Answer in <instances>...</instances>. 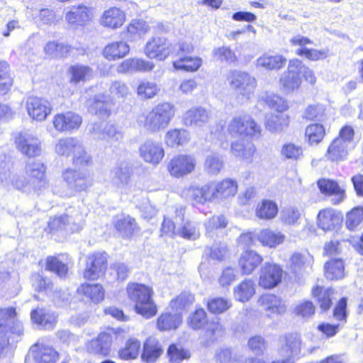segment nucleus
Here are the masks:
<instances>
[{
	"mask_svg": "<svg viewBox=\"0 0 363 363\" xmlns=\"http://www.w3.org/2000/svg\"><path fill=\"white\" fill-rule=\"evenodd\" d=\"M191 139L190 133L184 128H174L168 130L164 136L168 147H176L187 144Z\"/></svg>",
	"mask_w": 363,
	"mask_h": 363,
	"instance_id": "nucleus-32",
	"label": "nucleus"
},
{
	"mask_svg": "<svg viewBox=\"0 0 363 363\" xmlns=\"http://www.w3.org/2000/svg\"><path fill=\"white\" fill-rule=\"evenodd\" d=\"M177 234L186 240H197L201 235L199 224L193 221H187L177 230Z\"/></svg>",
	"mask_w": 363,
	"mask_h": 363,
	"instance_id": "nucleus-54",
	"label": "nucleus"
},
{
	"mask_svg": "<svg viewBox=\"0 0 363 363\" xmlns=\"http://www.w3.org/2000/svg\"><path fill=\"white\" fill-rule=\"evenodd\" d=\"M263 101L268 107L277 112V113H284L289 108L287 101L281 96L273 93H267Z\"/></svg>",
	"mask_w": 363,
	"mask_h": 363,
	"instance_id": "nucleus-51",
	"label": "nucleus"
},
{
	"mask_svg": "<svg viewBox=\"0 0 363 363\" xmlns=\"http://www.w3.org/2000/svg\"><path fill=\"white\" fill-rule=\"evenodd\" d=\"M333 294V290L332 289H324L318 286L314 287L312 290L313 296L318 298L320 308L323 311H327L330 308L332 303L331 296Z\"/></svg>",
	"mask_w": 363,
	"mask_h": 363,
	"instance_id": "nucleus-57",
	"label": "nucleus"
},
{
	"mask_svg": "<svg viewBox=\"0 0 363 363\" xmlns=\"http://www.w3.org/2000/svg\"><path fill=\"white\" fill-rule=\"evenodd\" d=\"M301 216L298 208L290 206L283 208L281 211V219L286 225H296Z\"/></svg>",
	"mask_w": 363,
	"mask_h": 363,
	"instance_id": "nucleus-58",
	"label": "nucleus"
},
{
	"mask_svg": "<svg viewBox=\"0 0 363 363\" xmlns=\"http://www.w3.org/2000/svg\"><path fill=\"white\" fill-rule=\"evenodd\" d=\"M91 18L90 9L84 5L72 6L65 13V20L73 26H84L91 21Z\"/></svg>",
	"mask_w": 363,
	"mask_h": 363,
	"instance_id": "nucleus-22",
	"label": "nucleus"
},
{
	"mask_svg": "<svg viewBox=\"0 0 363 363\" xmlns=\"http://www.w3.org/2000/svg\"><path fill=\"white\" fill-rule=\"evenodd\" d=\"M286 62V59L281 55L264 54L257 60V65L268 70H278L284 67Z\"/></svg>",
	"mask_w": 363,
	"mask_h": 363,
	"instance_id": "nucleus-40",
	"label": "nucleus"
},
{
	"mask_svg": "<svg viewBox=\"0 0 363 363\" xmlns=\"http://www.w3.org/2000/svg\"><path fill=\"white\" fill-rule=\"evenodd\" d=\"M112 180L120 189H125L129 184L133 174V168L129 162L121 161L111 170Z\"/></svg>",
	"mask_w": 363,
	"mask_h": 363,
	"instance_id": "nucleus-23",
	"label": "nucleus"
},
{
	"mask_svg": "<svg viewBox=\"0 0 363 363\" xmlns=\"http://www.w3.org/2000/svg\"><path fill=\"white\" fill-rule=\"evenodd\" d=\"M82 122V117L72 111L56 114L52 121L55 128L60 132H67L78 129Z\"/></svg>",
	"mask_w": 363,
	"mask_h": 363,
	"instance_id": "nucleus-18",
	"label": "nucleus"
},
{
	"mask_svg": "<svg viewBox=\"0 0 363 363\" xmlns=\"http://www.w3.org/2000/svg\"><path fill=\"white\" fill-rule=\"evenodd\" d=\"M25 172L32 183V189L34 191H40L48 186L46 167L43 162L38 160L27 162Z\"/></svg>",
	"mask_w": 363,
	"mask_h": 363,
	"instance_id": "nucleus-12",
	"label": "nucleus"
},
{
	"mask_svg": "<svg viewBox=\"0 0 363 363\" xmlns=\"http://www.w3.org/2000/svg\"><path fill=\"white\" fill-rule=\"evenodd\" d=\"M282 274L283 270L279 266L265 263L261 269L259 284L264 289H273L281 282Z\"/></svg>",
	"mask_w": 363,
	"mask_h": 363,
	"instance_id": "nucleus-16",
	"label": "nucleus"
},
{
	"mask_svg": "<svg viewBox=\"0 0 363 363\" xmlns=\"http://www.w3.org/2000/svg\"><path fill=\"white\" fill-rule=\"evenodd\" d=\"M263 261L262 257L253 250H246L242 253L239 266L243 274H251Z\"/></svg>",
	"mask_w": 363,
	"mask_h": 363,
	"instance_id": "nucleus-30",
	"label": "nucleus"
},
{
	"mask_svg": "<svg viewBox=\"0 0 363 363\" xmlns=\"http://www.w3.org/2000/svg\"><path fill=\"white\" fill-rule=\"evenodd\" d=\"M215 189L218 199H227L234 196L238 191V183L232 179H225L221 182H216Z\"/></svg>",
	"mask_w": 363,
	"mask_h": 363,
	"instance_id": "nucleus-47",
	"label": "nucleus"
},
{
	"mask_svg": "<svg viewBox=\"0 0 363 363\" xmlns=\"http://www.w3.org/2000/svg\"><path fill=\"white\" fill-rule=\"evenodd\" d=\"M158 90L155 83L143 82L138 87V94L142 99H151L157 94Z\"/></svg>",
	"mask_w": 363,
	"mask_h": 363,
	"instance_id": "nucleus-64",
	"label": "nucleus"
},
{
	"mask_svg": "<svg viewBox=\"0 0 363 363\" xmlns=\"http://www.w3.org/2000/svg\"><path fill=\"white\" fill-rule=\"evenodd\" d=\"M130 51L129 45L123 41L114 42L107 45L103 55L108 60H116L125 57Z\"/></svg>",
	"mask_w": 363,
	"mask_h": 363,
	"instance_id": "nucleus-38",
	"label": "nucleus"
},
{
	"mask_svg": "<svg viewBox=\"0 0 363 363\" xmlns=\"http://www.w3.org/2000/svg\"><path fill=\"white\" fill-rule=\"evenodd\" d=\"M194 302V296L189 292H183L172 299L169 305V318H179L184 315Z\"/></svg>",
	"mask_w": 363,
	"mask_h": 363,
	"instance_id": "nucleus-20",
	"label": "nucleus"
},
{
	"mask_svg": "<svg viewBox=\"0 0 363 363\" xmlns=\"http://www.w3.org/2000/svg\"><path fill=\"white\" fill-rule=\"evenodd\" d=\"M320 192L325 196H331V203L337 205L345 199V191L337 182L329 179H321L317 182Z\"/></svg>",
	"mask_w": 363,
	"mask_h": 363,
	"instance_id": "nucleus-19",
	"label": "nucleus"
},
{
	"mask_svg": "<svg viewBox=\"0 0 363 363\" xmlns=\"http://www.w3.org/2000/svg\"><path fill=\"white\" fill-rule=\"evenodd\" d=\"M67 73L70 83L77 84L89 80L92 77L93 70L89 66L77 64L70 66Z\"/></svg>",
	"mask_w": 363,
	"mask_h": 363,
	"instance_id": "nucleus-36",
	"label": "nucleus"
},
{
	"mask_svg": "<svg viewBox=\"0 0 363 363\" xmlns=\"http://www.w3.org/2000/svg\"><path fill=\"white\" fill-rule=\"evenodd\" d=\"M228 131L233 137H238L259 135L262 129L251 116L245 115L233 118L228 123Z\"/></svg>",
	"mask_w": 363,
	"mask_h": 363,
	"instance_id": "nucleus-8",
	"label": "nucleus"
},
{
	"mask_svg": "<svg viewBox=\"0 0 363 363\" xmlns=\"http://www.w3.org/2000/svg\"><path fill=\"white\" fill-rule=\"evenodd\" d=\"M231 306L230 302L223 298H216L208 302V308L215 314H220L227 311Z\"/></svg>",
	"mask_w": 363,
	"mask_h": 363,
	"instance_id": "nucleus-63",
	"label": "nucleus"
},
{
	"mask_svg": "<svg viewBox=\"0 0 363 363\" xmlns=\"http://www.w3.org/2000/svg\"><path fill=\"white\" fill-rule=\"evenodd\" d=\"M104 139L109 143H121L123 138V134L116 125L107 123L104 125Z\"/></svg>",
	"mask_w": 363,
	"mask_h": 363,
	"instance_id": "nucleus-62",
	"label": "nucleus"
},
{
	"mask_svg": "<svg viewBox=\"0 0 363 363\" xmlns=\"http://www.w3.org/2000/svg\"><path fill=\"white\" fill-rule=\"evenodd\" d=\"M112 342V334L101 332L86 343L85 350L87 354L93 357L106 358L111 354Z\"/></svg>",
	"mask_w": 363,
	"mask_h": 363,
	"instance_id": "nucleus-7",
	"label": "nucleus"
},
{
	"mask_svg": "<svg viewBox=\"0 0 363 363\" xmlns=\"http://www.w3.org/2000/svg\"><path fill=\"white\" fill-rule=\"evenodd\" d=\"M325 132L323 125L318 123L308 125L305 130V135L309 145H315L322 141Z\"/></svg>",
	"mask_w": 363,
	"mask_h": 363,
	"instance_id": "nucleus-53",
	"label": "nucleus"
},
{
	"mask_svg": "<svg viewBox=\"0 0 363 363\" xmlns=\"http://www.w3.org/2000/svg\"><path fill=\"white\" fill-rule=\"evenodd\" d=\"M354 130L350 125L343 126L338 135L329 145L325 157L332 162L347 159L349 152L354 147Z\"/></svg>",
	"mask_w": 363,
	"mask_h": 363,
	"instance_id": "nucleus-4",
	"label": "nucleus"
},
{
	"mask_svg": "<svg viewBox=\"0 0 363 363\" xmlns=\"http://www.w3.org/2000/svg\"><path fill=\"white\" fill-rule=\"evenodd\" d=\"M82 143L76 138L67 137L62 138L55 145V152L61 156H69L76 153Z\"/></svg>",
	"mask_w": 363,
	"mask_h": 363,
	"instance_id": "nucleus-37",
	"label": "nucleus"
},
{
	"mask_svg": "<svg viewBox=\"0 0 363 363\" xmlns=\"http://www.w3.org/2000/svg\"><path fill=\"white\" fill-rule=\"evenodd\" d=\"M299 60H291L289 62L287 70L281 74L279 83L284 92L286 94L292 93L300 88L302 79L299 74Z\"/></svg>",
	"mask_w": 363,
	"mask_h": 363,
	"instance_id": "nucleus-11",
	"label": "nucleus"
},
{
	"mask_svg": "<svg viewBox=\"0 0 363 363\" xmlns=\"http://www.w3.org/2000/svg\"><path fill=\"white\" fill-rule=\"evenodd\" d=\"M155 64L141 58H129L124 60L117 68L121 73L147 72L153 69Z\"/></svg>",
	"mask_w": 363,
	"mask_h": 363,
	"instance_id": "nucleus-25",
	"label": "nucleus"
},
{
	"mask_svg": "<svg viewBox=\"0 0 363 363\" xmlns=\"http://www.w3.org/2000/svg\"><path fill=\"white\" fill-rule=\"evenodd\" d=\"M44 50L46 55L52 58H61L67 56L70 47L64 43L51 41L46 44Z\"/></svg>",
	"mask_w": 363,
	"mask_h": 363,
	"instance_id": "nucleus-55",
	"label": "nucleus"
},
{
	"mask_svg": "<svg viewBox=\"0 0 363 363\" xmlns=\"http://www.w3.org/2000/svg\"><path fill=\"white\" fill-rule=\"evenodd\" d=\"M15 145L18 151L29 158L38 157L42 152L40 140L28 132L18 133L15 138Z\"/></svg>",
	"mask_w": 363,
	"mask_h": 363,
	"instance_id": "nucleus-10",
	"label": "nucleus"
},
{
	"mask_svg": "<svg viewBox=\"0 0 363 363\" xmlns=\"http://www.w3.org/2000/svg\"><path fill=\"white\" fill-rule=\"evenodd\" d=\"M173 46L164 37H152L147 43L144 48L145 55L150 59L164 60L174 52Z\"/></svg>",
	"mask_w": 363,
	"mask_h": 363,
	"instance_id": "nucleus-9",
	"label": "nucleus"
},
{
	"mask_svg": "<svg viewBox=\"0 0 363 363\" xmlns=\"http://www.w3.org/2000/svg\"><path fill=\"white\" fill-rule=\"evenodd\" d=\"M114 225L123 237L127 238L133 235L138 229L135 220L130 216L121 215L117 216Z\"/></svg>",
	"mask_w": 363,
	"mask_h": 363,
	"instance_id": "nucleus-39",
	"label": "nucleus"
},
{
	"mask_svg": "<svg viewBox=\"0 0 363 363\" xmlns=\"http://www.w3.org/2000/svg\"><path fill=\"white\" fill-rule=\"evenodd\" d=\"M163 353V348L155 338L149 337L143 342L141 359L145 363H155Z\"/></svg>",
	"mask_w": 363,
	"mask_h": 363,
	"instance_id": "nucleus-21",
	"label": "nucleus"
},
{
	"mask_svg": "<svg viewBox=\"0 0 363 363\" xmlns=\"http://www.w3.org/2000/svg\"><path fill=\"white\" fill-rule=\"evenodd\" d=\"M140 347V342L138 340L130 338L124 347L118 351V356L123 360L135 359L139 354Z\"/></svg>",
	"mask_w": 363,
	"mask_h": 363,
	"instance_id": "nucleus-44",
	"label": "nucleus"
},
{
	"mask_svg": "<svg viewBox=\"0 0 363 363\" xmlns=\"http://www.w3.org/2000/svg\"><path fill=\"white\" fill-rule=\"evenodd\" d=\"M0 180L7 187L12 186L21 191L33 190L30 180H27L23 175L13 174L9 170L0 172Z\"/></svg>",
	"mask_w": 363,
	"mask_h": 363,
	"instance_id": "nucleus-26",
	"label": "nucleus"
},
{
	"mask_svg": "<svg viewBox=\"0 0 363 363\" xmlns=\"http://www.w3.org/2000/svg\"><path fill=\"white\" fill-rule=\"evenodd\" d=\"M89 111L91 113L106 119L109 117L111 111V105L104 94L95 96L93 103L90 105Z\"/></svg>",
	"mask_w": 363,
	"mask_h": 363,
	"instance_id": "nucleus-34",
	"label": "nucleus"
},
{
	"mask_svg": "<svg viewBox=\"0 0 363 363\" xmlns=\"http://www.w3.org/2000/svg\"><path fill=\"white\" fill-rule=\"evenodd\" d=\"M196 159L188 155H179L174 157L168 164L170 174L174 177H182L191 173L196 167Z\"/></svg>",
	"mask_w": 363,
	"mask_h": 363,
	"instance_id": "nucleus-14",
	"label": "nucleus"
},
{
	"mask_svg": "<svg viewBox=\"0 0 363 363\" xmlns=\"http://www.w3.org/2000/svg\"><path fill=\"white\" fill-rule=\"evenodd\" d=\"M174 116V106L165 102L157 105L146 115L140 116L138 122L147 131L157 133L166 128Z\"/></svg>",
	"mask_w": 363,
	"mask_h": 363,
	"instance_id": "nucleus-1",
	"label": "nucleus"
},
{
	"mask_svg": "<svg viewBox=\"0 0 363 363\" xmlns=\"http://www.w3.org/2000/svg\"><path fill=\"white\" fill-rule=\"evenodd\" d=\"M278 213V207L275 202L263 200L256 208V216L260 219L269 220L274 218Z\"/></svg>",
	"mask_w": 363,
	"mask_h": 363,
	"instance_id": "nucleus-50",
	"label": "nucleus"
},
{
	"mask_svg": "<svg viewBox=\"0 0 363 363\" xmlns=\"http://www.w3.org/2000/svg\"><path fill=\"white\" fill-rule=\"evenodd\" d=\"M325 275L328 279H340L345 276V267L342 259L332 258L325 264Z\"/></svg>",
	"mask_w": 363,
	"mask_h": 363,
	"instance_id": "nucleus-42",
	"label": "nucleus"
},
{
	"mask_svg": "<svg viewBox=\"0 0 363 363\" xmlns=\"http://www.w3.org/2000/svg\"><path fill=\"white\" fill-rule=\"evenodd\" d=\"M289 125V117L286 113H270L267 115L265 128L272 133H281Z\"/></svg>",
	"mask_w": 363,
	"mask_h": 363,
	"instance_id": "nucleus-33",
	"label": "nucleus"
},
{
	"mask_svg": "<svg viewBox=\"0 0 363 363\" xmlns=\"http://www.w3.org/2000/svg\"><path fill=\"white\" fill-rule=\"evenodd\" d=\"M46 269L55 272L60 277H64L67 273V265L63 263L57 257L50 256L46 259Z\"/></svg>",
	"mask_w": 363,
	"mask_h": 363,
	"instance_id": "nucleus-60",
	"label": "nucleus"
},
{
	"mask_svg": "<svg viewBox=\"0 0 363 363\" xmlns=\"http://www.w3.org/2000/svg\"><path fill=\"white\" fill-rule=\"evenodd\" d=\"M231 151L235 157L251 161L255 152V146L249 141L238 140L232 143Z\"/></svg>",
	"mask_w": 363,
	"mask_h": 363,
	"instance_id": "nucleus-41",
	"label": "nucleus"
},
{
	"mask_svg": "<svg viewBox=\"0 0 363 363\" xmlns=\"http://www.w3.org/2000/svg\"><path fill=\"white\" fill-rule=\"evenodd\" d=\"M202 64L200 57H183L173 62V66L177 69H183L188 72L198 70Z\"/></svg>",
	"mask_w": 363,
	"mask_h": 363,
	"instance_id": "nucleus-52",
	"label": "nucleus"
},
{
	"mask_svg": "<svg viewBox=\"0 0 363 363\" xmlns=\"http://www.w3.org/2000/svg\"><path fill=\"white\" fill-rule=\"evenodd\" d=\"M28 115L34 120L44 121L51 112L50 102L43 98L29 97L26 101Z\"/></svg>",
	"mask_w": 363,
	"mask_h": 363,
	"instance_id": "nucleus-17",
	"label": "nucleus"
},
{
	"mask_svg": "<svg viewBox=\"0 0 363 363\" xmlns=\"http://www.w3.org/2000/svg\"><path fill=\"white\" fill-rule=\"evenodd\" d=\"M128 298L135 303V312L142 316L151 318L156 315L157 308L149 287L140 284H130L127 287Z\"/></svg>",
	"mask_w": 363,
	"mask_h": 363,
	"instance_id": "nucleus-3",
	"label": "nucleus"
},
{
	"mask_svg": "<svg viewBox=\"0 0 363 363\" xmlns=\"http://www.w3.org/2000/svg\"><path fill=\"white\" fill-rule=\"evenodd\" d=\"M226 79L236 99L241 103L247 102L254 96L257 80L247 72L230 71Z\"/></svg>",
	"mask_w": 363,
	"mask_h": 363,
	"instance_id": "nucleus-5",
	"label": "nucleus"
},
{
	"mask_svg": "<svg viewBox=\"0 0 363 363\" xmlns=\"http://www.w3.org/2000/svg\"><path fill=\"white\" fill-rule=\"evenodd\" d=\"M140 157L146 162L152 164H159L164 156L162 145L152 140H145L139 148Z\"/></svg>",
	"mask_w": 363,
	"mask_h": 363,
	"instance_id": "nucleus-15",
	"label": "nucleus"
},
{
	"mask_svg": "<svg viewBox=\"0 0 363 363\" xmlns=\"http://www.w3.org/2000/svg\"><path fill=\"white\" fill-rule=\"evenodd\" d=\"M109 91L113 99L122 101H124L130 94L127 84L121 80L113 82L110 85Z\"/></svg>",
	"mask_w": 363,
	"mask_h": 363,
	"instance_id": "nucleus-59",
	"label": "nucleus"
},
{
	"mask_svg": "<svg viewBox=\"0 0 363 363\" xmlns=\"http://www.w3.org/2000/svg\"><path fill=\"white\" fill-rule=\"evenodd\" d=\"M280 152L283 157L290 160L297 161L304 157L303 147L293 143H287L283 145Z\"/></svg>",
	"mask_w": 363,
	"mask_h": 363,
	"instance_id": "nucleus-56",
	"label": "nucleus"
},
{
	"mask_svg": "<svg viewBox=\"0 0 363 363\" xmlns=\"http://www.w3.org/2000/svg\"><path fill=\"white\" fill-rule=\"evenodd\" d=\"M255 293V284L251 279H245L234 288L235 298L241 302L250 300Z\"/></svg>",
	"mask_w": 363,
	"mask_h": 363,
	"instance_id": "nucleus-45",
	"label": "nucleus"
},
{
	"mask_svg": "<svg viewBox=\"0 0 363 363\" xmlns=\"http://www.w3.org/2000/svg\"><path fill=\"white\" fill-rule=\"evenodd\" d=\"M167 356L170 363H181L191 357L190 352L177 343H171L167 350Z\"/></svg>",
	"mask_w": 363,
	"mask_h": 363,
	"instance_id": "nucleus-46",
	"label": "nucleus"
},
{
	"mask_svg": "<svg viewBox=\"0 0 363 363\" xmlns=\"http://www.w3.org/2000/svg\"><path fill=\"white\" fill-rule=\"evenodd\" d=\"M317 224L323 230H331L337 225L341 218L333 208H325L319 211L317 216Z\"/></svg>",
	"mask_w": 363,
	"mask_h": 363,
	"instance_id": "nucleus-31",
	"label": "nucleus"
},
{
	"mask_svg": "<svg viewBox=\"0 0 363 363\" xmlns=\"http://www.w3.org/2000/svg\"><path fill=\"white\" fill-rule=\"evenodd\" d=\"M83 214L79 208L69 207L63 215L51 218L48 226L51 231L74 233L81 228Z\"/></svg>",
	"mask_w": 363,
	"mask_h": 363,
	"instance_id": "nucleus-6",
	"label": "nucleus"
},
{
	"mask_svg": "<svg viewBox=\"0 0 363 363\" xmlns=\"http://www.w3.org/2000/svg\"><path fill=\"white\" fill-rule=\"evenodd\" d=\"M210 118L208 111L202 107L192 108L188 110L184 116L186 125L201 127L207 123Z\"/></svg>",
	"mask_w": 363,
	"mask_h": 363,
	"instance_id": "nucleus-29",
	"label": "nucleus"
},
{
	"mask_svg": "<svg viewBox=\"0 0 363 363\" xmlns=\"http://www.w3.org/2000/svg\"><path fill=\"white\" fill-rule=\"evenodd\" d=\"M78 291L83 294L86 297L90 298L94 303L101 301L104 298V291L101 285L99 284H82Z\"/></svg>",
	"mask_w": 363,
	"mask_h": 363,
	"instance_id": "nucleus-49",
	"label": "nucleus"
},
{
	"mask_svg": "<svg viewBox=\"0 0 363 363\" xmlns=\"http://www.w3.org/2000/svg\"><path fill=\"white\" fill-rule=\"evenodd\" d=\"M258 240L264 246L274 247L282 243L284 235L280 232H276L269 229H264L257 235Z\"/></svg>",
	"mask_w": 363,
	"mask_h": 363,
	"instance_id": "nucleus-43",
	"label": "nucleus"
},
{
	"mask_svg": "<svg viewBox=\"0 0 363 363\" xmlns=\"http://www.w3.org/2000/svg\"><path fill=\"white\" fill-rule=\"evenodd\" d=\"M13 80L9 74V66L0 62V94H6L12 86Z\"/></svg>",
	"mask_w": 363,
	"mask_h": 363,
	"instance_id": "nucleus-61",
	"label": "nucleus"
},
{
	"mask_svg": "<svg viewBox=\"0 0 363 363\" xmlns=\"http://www.w3.org/2000/svg\"><path fill=\"white\" fill-rule=\"evenodd\" d=\"M107 254L96 252L89 255L84 277L86 279L96 280L102 277L107 268Z\"/></svg>",
	"mask_w": 363,
	"mask_h": 363,
	"instance_id": "nucleus-13",
	"label": "nucleus"
},
{
	"mask_svg": "<svg viewBox=\"0 0 363 363\" xmlns=\"http://www.w3.org/2000/svg\"><path fill=\"white\" fill-rule=\"evenodd\" d=\"M258 303L263 309L270 314L281 315L286 310L284 302L277 296L265 294L258 299Z\"/></svg>",
	"mask_w": 363,
	"mask_h": 363,
	"instance_id": "nucleus-24",
	"label": "nucleus"
},
{
	"mask_svg": "<svg viewBox=\"0 0 363 363\" xmlns=\"http://www.w3.org/2000/svg\"><path fill=\"white\" fill-rule=\"evenodd\" d=\"M150 29L147 23L143 20H133L123 33V38L129 41H135L140 38Z\"/></svg>",
	"mask_w": 363,
	"mask_h": 363,
	"instance_id": "nucleus-35",
	"label": "nucleus"
},
{
	"mask_svg": "<svg viewBox=\"0 0 363 363\" xmlns=\"http://www.w3.org/2000/svg\"><path fill=\"white\" fill-rule=\"evenodd\" d=\"M62 177L67 187L61 189L55 186L53 192L62 198H70L78 192L86 191L92 184L86 170L68 168L62 172Z\"/></svg>",
	"mask_w": 363,
	"mask_h": 363,
	"instance_id": "nucleus-2",
	"label": "nucleus"
},
{
	"mask_svg": "<svg viewBox=\"0 0 363 363\" xmlns=\"http://www.w3.org/2000/svg\"><path fill=\"white\" fill-rule=\"evenodd\" d=\"M223 157L218 153H211L207 155L203 168L205 172L213 176L218 175L223 167Z\"/></svg>",
	"mask_w": 363,
	"mask_h": 363,
	"instance_id": "nucleus-48",
	"label": "nucleus"
},
{
	"mask_svg": "<svg viewBox=\"0 0 363 363\" xmlns=\"http://www.w3.org/2000/svg\"><path fill=\"white\" fill-rule=\"evenodd\" d=\"M125 21V13L118 7H111L106 10L101 18V23L104 27L116 29Z\"/></svg>",
	"mask_w": 363,
	"mask_h": 363,
	"instance_id": "nucleus-28",
	"label": "nucleus"
},
{
	"mask_svg": "<svg viewBox=\"0 0 363 363\" xmlns=\"http://www.w3.org/2000/svg\"><path fill=\"white\" fill-rule=\"evenodd\" d=\"M30 351L37 363H55L60 358V354L52 347L38 343L34 344Z\"/></svg>",
	"mask_w": 363,
	"mask_h": 363,
	"instance_id": "nucleus-27",
	"label": "nucleus"
}]
</instances>
